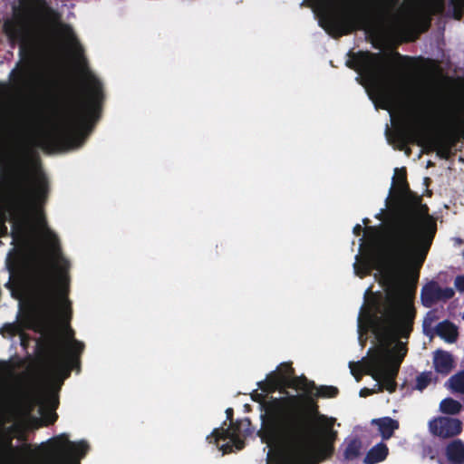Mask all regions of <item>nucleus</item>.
Instances as JSON below:
<instances>
[{
  "instance_id": "12",
  "label": "nucleus",
  "mask_w": 464,
  "mask_h": 464,
  "mask_svg": "<svg viewBox=\"0 0 464 464\" xmlns=\"http://www.w3.org/2000/svg\"><path fill=\"white\" fill-rule=\"evenodd\" d=\"M393 141L396 142V149L405 150L409 156L411 152L407 147L408 144H416L427 151H437L440 158L448 159L450 148L445 145L441 139L435 135L430 126L422 120L416 119L395 129Z\"/></svg>"
},
{
  "instance_id": "40",
  "label": "nucleus",
  "mask_w": 464,
  "mask_h": 464,
  "mask_svg": "<svg viewBox=\"0 0 464 464\" xmlns=\"http://www.w3.org/2000/svg\"><path fill=\"white\" fill-rule=\"evenodd\" d=\"M353 234L358 237L363 231V228L360 224H357L353 227Z\"/></svg>"
},
{
  "instance_id": "24",
  "label": "nucleus",
  "mask_w": 464,
  "mask_h": 464,
  "mask_svg": "<svg viewBox=\"0 0 464 464\" xmlns=\"http://www.w3.org/2000/svg\"><path fill=\"white\" fill-rule=\"evenodd\" d=\"M461 410V403L450 397L442 400L440 403V411L448 415H456L459 413Z\"/></svg>"
},
{
  "instance_id": "1",
  "label": "nucleus",
  "mask_w": 464,
  "mask_h": 464,
  "mask_svg": "<svg viewBox=\"0 0 464 464\" xmlns=\"http://www.w3.org/2000/svg\"><path fill=\"white\" fill-rule=\"evenodd\" d=\"M270 397L261 405L262 427L257 435L267 444L277 442L283 448L276 464H316L314 451V434L316 424L323 427V437L333 450L337 431L333 429L334 419L321 414L319 405L312 395L302 397Z\"/></svg>"
},
{
  "instance_id": "35",
  "label": "nucleus",
  "mask_w": 464,
  "mask_h": 464,
  "mask_svg": "<svg viewBox=\"0 0 464 464\" xmlns=\"http://www.w3.org/2000/svg\"><path fill=\"white\" fill-rule=\"evenodd\" d=\"M1 332H7L9 334L14 335L16 332V325L14 324H5L2 327Z\"/></svg>"
},
{
  "instance_id": "4",
  "label": "nucleus",
  "mask_w": 464,
  "mask_h": 464,
  "mask_svg": "<svg viewBox=\"0 0 464 464\" xmlns=\"http://www.w3.org/2000/svg\"><path fill=\"white\" fill-rule=\"evenodd\" d=\"M334 0H315L320 12L319 24L334 38L364 30L373 35L387 34L401 43L414 42L429 30V19L411 15H395L387 19L382 11L365 6H334Z\"/></svg>"
},
{
  "instance_id": "44",
  "label": "nucleus",
  "mask_w": 464,
  "mask_h": 464,
  "mask_svg": "<svg viewBox=\"0 0 464 464\" xmlns=\"http://www.w3.org/2000/svg\"><path fill=\"white\" fill-rule=\"evenodd\" d=\"M395 55L400 58V59H406V60H410L411 58L409 56H402L399 53H396Z\"/></svg>"
},
{
  "instance_id": "39",
  "label": "nucleus",
  "mask_w": 464,
  "mask_h": 464,
  "mask_svg": "<svg viewBox=\"0 0 464 464\" xmlns=\"http://www.w3.org/2000/svg\"><path fill=\"white\" fill-rule=\"evenodd\" d=\"M226 416H227V420H229L230 422H232L233 416H234V410L232 408H227L226 410Z\"/></svg>"
},
{
  "instance_id": "42",
  "label": "nucleus",
  "mask_w": 464,
  "mask_h": 464,
  "mask_svg": "<svg viewBox=\"0 0 464 464\" xmlns=\"http://www.w3.org/2000/svg\"><path fill=\"white\" fill-rule=\"evenodd\" d=\"M365 230L367 232H372L374 235L378 233V228L376 227H366Z\"/></svg>"
},
{
  "instance_id": "29",
  "label": "nucleus",
  "mask_w": 464,
  "mask_h": 464,
  "mask_svg": "<svg viewBox=\"0 0 464 464\" xmlns=\"http://www.w3.org/2000/svg\"><path fill=\"white\" fill-rule=\"evenodd\" d=\"M421 457L423 459H429L430 460H437L439 464H443L440 459L439 458L438 449L430 444H425L422 446Z\"/></svg>"
},
{
  "instance_id": "23",
  "label": "nucleus",
  "mask_w": 464,
  "mask_h": 464,
  "mask_svg": "<svg viewBox=\"0 0 464 464\" xmlns=\"http://www.w3.org/2000/svg\"><path fill=\"white\" fill-rule=\"evenodd\" d=\"M346 447L343 451V458L346 460H353L361 455L362 441L358 438L345 440Z\"/></svg>"
},
{
  "instance_id": "11",
  "label": "nucleus",
  "mask_w": 464,
  "mask_h": 464,
  "mask_svg": "<svg viewBox=\"0 0 464 464\" xmlns=\"http://www.w3.org/2000/svg\"><path fill=\"white\" fill-rule=\"evenodd\" d=\"M349 59L345 65L364 75L372 82V92L382 103V109H388L396 100V92L392 83L384 76V63L379 53L369 51L348 53Z\"/></svg>"
},
{
  "instance_id": "2",
  "label": "nucleus",
  "mask_w": 464,
  "mask_h": 464,
  "mask_svg": "<svg viewBox=\"0 0 464 464\" xmlns=\"http://www.w3.org/2000/svg\"><path fill=\"white\" fill-rule=\"evenodd\" d=\"M400 199L401 207L391 214L385 225L384 247L392 269L417 280L437 232V224L417 193L409 190Z\"/></svg>"
},
{
  "instance_id": "21",
  "label": "nucleus",
  "mask_w": 464,
  "mask_h": 464,
  "mask_svg": "<svg viewBox=\"0 0 464 464\" xmlns=\"http://www.w3.org/2000/svg\"><path fill=\"white\" fill-rule=\"evenodd\" d=\"M372 423L378 426L382 440H389L393 436L394 431L399 429V421L391 417L374 419Z\"/></svg>"
},
{
  "instance_id": "13",
  "label": "nucleus",
  "mask_w": 464,
  "mask_h": 464,
  "mask_svg": "<svg viewBox=\"0 0 464 464\" xmlns=\"http://www.w3.org/2000/svg\"><path fill=\"white\" fill-rule=\"evenodd\" d=\"M243 425L249 426V420L245 419L244 420H237L236 422L232 421L227 428V422L224 421L221 427L213 430L211 434L207 437V440L209 443H213L218 447L220 440L229 439L232 445L226 443L219 448L223 453L230 452L233 446L236 447L237 450H242L245 446L244 440L240 438V435L245 433V430H242ZM246 430L247 429H246Z\"/></svg>"
},
{
  "instance_id": "43",
  "label": "nucleus",
  "mask_w": 464,
  "mask_h": 464,
  "mask_svg": "<svg viewBox=\"0 0 464 464\" xmlns=\"http://www.w3.org/2000/svg\"><path fill=\"white\" fill-rule=\"evenodd\" d=\"M57 417H58V416H57V414H56L55 412L52 413V414H51V418H50V420H49L48 423H49V424L53 423V422L56 420Z\"/></svg>"
},
{
  "instance_id": "18",
  "label": "nucleus",
  "mask_w": 464,
  "mask_h": 464,
  "mask_svg": "<svg viewBox=\"0 0 464 464\" xmlns=\"http://www.w3.org/2000/svg\"><path fill=\"white\" fill-rule=\"evenodd\" d=\"M433 367L436 372L446 376L454 368V360L452 355L446 351L438 350L434 353Z\"/></svg>"
},
{
  "instance_id": "7",
  "label": "nucleus",
  "mask_w": 464,
  "mask_h": 464,
  "mask_svg": "<svg viewBox=\"0 0 464 464\" xmlns=\"http://www.w3.org/2000/svg\"><path fill=\"white\" fill-rule=\"evenodd\" d=\"M13 12V18L5 20L3 31L11 44H20L21 55L26 52L32 33L49 39L53 25L61 18L47 0H18Z\"/></svg>"
},
{
  "instance_id": "37",
  "label": "nucleus",
  "mask_w": 464,
  "mask_h": 464,
  "mask_svg": "<svg viewBox=\"0 0 464 464\" xmlns=\"http://www.w3.org/2000/svg\"><path fill=\"white\" fill-rule=\"evenodd\" d=\"M301 5L304 7L315 8V0H303Z\"/></svg>"
},
{
  "instance_id": "41",
  "label": "nucleus",
  "mask_w": 464,
  "mask_h": 464,
  "mask_svg": "<svg viewBox=\"0 0 464 464\" xmlns=\"http://www.w3.org/2000/svg\"><path fill=\"white\" fill-rule=\"evenodd\" d=\"M385 2L389 6H395L400 3V0H382Z\"/></svg>"
},
{
  "instance_id": "15",
  "label": "nucleus",
  "mask_w": 464,
  "mask_h": 464,
  "mask_svg": "<svg viewBox=\"0 0 464 464\" xmlns=\"http://www.w3.org/2000/svg\"><path fill=\"white\" fill-rule=\"evenodd\" d=\"M455 295L451 287L442 288L436 281L427 283L420 291V300L423 306L430 308L440 301H447Z\"/></svg>"
},
{
  "instance_id": "22",
  "label": "nucleus",
  "mask_w": 464,
  "mask_h": 464,
  "mask_svg": "<svg viewBox=\"0 0 464 464\" xmlns=\"http://www.w3.org/2000/svg\"><path fill=\"white\" fill-rule=\"evenodd\" d=\"M389 453L387 445L383 442H380L373 446L366 454L363 462L365 464H376L383 461Z\"/></svg>"
},
{
  "instance_id": "10",
  "label": "nucleus",
  "mask_w": 464,
  "mask_h": 464,
  "mask_svg": "<svg viewBox=\"0 0 464 464\" xmlns=\"http://www.w3.org/2000/svg\"><path fill=\"white\" fill-rule=\"evenodd\" d=\"M408 352L406 343L398 342L392 348L380 346L368 358L361 362L349 363L351 372L357 382L362 374L370 375L377 382L379 392L388 391L392 393L397 389L396 378L400 367Z\"/></svg>"
},
{
  "instance_id": "9",
  "label": "nucleus",
  "mask_w": 464,
  "mask_h": 464,
  "mask_svg": "<svg viewBox=\"0 0 464 464\" xmlns=\"http://www.w3.org/2000/svg\"><path fill=\"white\" fill-rule=\"evenodd\" d=\"M84 350V343L74 338V331L68 327L63 335L52 332L36 343V355L59 378V388L70 377Z\"/></svg>"
},
{
  "instance_id": "20",
  "label": "nucleus",
  "mask_w": 464,
  "mask_h": 464,
  "mask_svg": "<svg viewBox=\"0 0 464 464\" xmlns=\"http://www.w3.org/2000/svg\"><path fill=\"white\" fill-rule=\"evenodd\" d=\"M434 330L438 336L449 343H455L459 336L457 326L449 320L439 323Z\"/></svg>"
},
{
  "instance_id": "45",
  "label": "nucleus",
  "mask_w": 464,
  "mask_h": 464,
  "mask_svg": "<svg viewBox=\"0 0 464 464\" xmlns=\"http://www.w3.org/2000/svg\"><path fill=\"white\" fill-rule=\"evenodd\" d=\"M28 74V71L27 70H24L22 72H21V77L23 79H24Z\"/></svg>"
},
{
  "instance_id": "27",
  "label": "nucleus",
  "mask_w": 464,
  "mask_h": 464,
  "mask_svg": "<svg viewBox=\"0 0 464 464\" xmlns=\"http://www.w3.org/2000/svg\"><path fill=\"white\" fill-rule=\"evenodd\" d=\"M449 382L450 383L451 389L454 392L464 394V371H461L451 376Z\"/></svg>"
},
{
  "instance_id": "38",
  "label": "nucleus",
  "mask_w": 464,
  "mask_h": 464,
  "mask_svg": "<svg viewBox=\"0 0 464 464\" xmlns=\"http://www.w3.org/2000/svg\"><path fill=\"white\" fill-rule=\"evenodd\" d=\"M374 392L373 390L368 389V388H362L360 391V396L361 397H367L372 395Z\"/></svg>"
},
{
  "instance_id": "26",
  "label": "nucleus",
  "mask_w": 464,
  "mask_h": 464,
  "mask_svg": "<svg viewBox=\"0 0 464 464\" xmlns=\"http://www.w3.org/2000/svg\"><path fill=\"white\" fill-rule=\"evenodd\" d=\"M394 179V192L397 195V197L400 198L401 197L407 194L409 190H411L410 186L406 179V171L404 170V173L400 178Z\"/></svg>"
},
{
  "instance_id": "16",
  "label": "nucleus",
  "mask_w": 464,
  "mask_h": 464,
  "mask_svg": "<svg viewBox=\"0 0 464 464\" xmlns=\"http://www.w3.org/2000/svg\"><path fill=\"white\" fill-rule=\"evenodd\" d=\"M25 401L32 409L35 405L45 406L52 411H54L59 404L58 395L53 392H43L37 389L25 396Z\"/></svg>"
},
{
  "instance_id": "17",
  "label": "nucleus",
  "mask_w": 464,
  "mask_h": 464,
  "mask_svg": "<svg viewBox=\"0 0 464 464\" xmlns=\"http://www.w3.org/2000/svg\"><path fill=\"white\" fill-rule=\"evenodd\" d=\"M297 385L307 393H312L314 390L316 392L314 394L317 398H335L339 394V390L335 386L321 385L316 387L314 382L309 381L306 377L302 376L296 380Z\"/></svg>"
},
{
  "instance_id": "5",
  "label": "nucleus",
  "mask_w": 464,
  "mask_h": 464,
  "mask_svg": "<svg viewBox=\"0 0 464 464\" xmlns=\"http://www.w3.org/2000/svg\"><path fill=\"white\" fill-rule=\"evenodd\" d=\"M62 266L55 274L44 259L35 260L28 271V295L34 316L40 322L61 318L72 319V303L69 295L70 263L62 258Z\"/></svg>"
},
{
  "instance_id": "36",
  "label": "nucleus",
  "mask_w": 464,
  "mask_h": 464,
  "mask_svg": "<svg viewBox=\"0 0 464 464\" xmlns=\"http://www.w3.org/2000/svg\"><path fill=\"white\" fill-rule=\"evenodd\" d=\"M281 368L284 369L285 377H290L295 372V370L292 367L291 363H288V362L282 363Z\"/></svg>"
},
{
  "instance_id": "28",
  "label": "nucleus",
  "mask_w": 464,
  "mask_h": 464,
  "mask_svg": "<svg viewBox=\"0 0 464 464\" xmlns=\"http://www.w3.org/2000/svg\"><path fill=\"white\" fill-rule=\"evenodd\" d=\"M432 376H433V374L430 371L423 372L420 374H419L416 377L415 389L419 390V391H423L424 389H426L429 386V384L431 382Z\"/></svg>"
},
{
  "instance_id": "14",
  "label": "nucleus",
  "mask_w": 464,
  "mask_h": 464,
  "mask_svg": "<svg viewBox=\"0 0 464 464\" xmlns=\"http://www.w3.org/2000/svg\"><path fill=\"white\" fill-rule=\"evenodd\" d=\"M430 433L440 440L456 439L463 430V422L457 418L438 416L429 420Z\"/></svg>"
},
{
  "instance_id": "19",
  "label": "nucleus",
  "mask_w": 464,
  "mask_h": 464,
  "mask_svg": "<svg viewBox=\"0 0 464 464\" xmlns=\"http://www.w3.org/2000/svg\"><path fill=\"white\" fill-rule=\"evenodd\" d=\"M450 464H464V441L460 439L450 440L444 449Z\"/></svg>"
},
{
  "instance_id": "32",
  "label": "nucleus",
  "mask_w": 464,
  "mask_h": 464,
  "mask_svg": "<svg viewBox=\"0 0 464 464\" xmlns=\"http://www.w3.org/2000/svg\"><path fill=\"white\" fill-rule=\"evenodd\" d=\"M450 4L453 9L454 17L461 18L464 13V0H450Z\"/></svg>"
},
{
  "instance_id": "30",
  "label": "nucleus",
  "mask_w": 464,
  "mask_h": 464,
  "mask_svg": "<svg viewBox=\"0 0 464 464\" xmlns=\"http://www.w3.org/2000/svg\"><path fill=\"white\" fill-rule=\"evenodd\" d=\"M426 4L434 14H440L444 12L445 0H426Z\"/></svg>"
},
{
  "instance_id": "3",
  "label": "nucleus",
  "mask_w": 464,
  "mask_h": 464,
  "mask_svg": "<svg viewBox=\"0 0 464 464\" xmlns=\"http://www.w3.org/2000/svg\"><path fill=\"white\" fill-rule=\"evenodd\" d=\"M60 30L71 44L78 68L90 78V86L85 97L71 93L57 108L56 121L42 136L44 145L53 150H69L82 144L100 117L104 99L102 84L91 73L83 47L72 28L61 24Z\"/></svg>"
},
{
  "instance_id": "46",
  "label": "nucleus",
  "mask_w": 464,
  "mask_h": 464,
  "mask_svg": "<svg viewBox=\"0 0 464 464\" xmlns=\"http://www.w3.org/2000/svg\"><path fill=\"white\" fill-rule=\"evenodd\" d=\"M362 222H363L364 225L367 226L368 223L370 222V220H369V218H363Z\"/></svg>"
},
{
  "instance_id": "34",
  "label": "nucleus",
  "mask_w": 464,
  "mask_h": 464,
  "mask_svg": "<svg viewBox=\"0 0 464 464\" xmlns=\"http://www.w3.org/2000/svg\"><path fill=\"white\" fill-rule=\"evenodd\" d=\"M455 287L459 292H464V276H457L454 281Z\"/></svg>"
},
{
  "instance_id": "6",
  "label": "nucleus",
  "mask_w": 464,
  "mask_h": 464,
  "mask_svg": "<svg viewBox=\"0 0 464 464\" xmlns=\"http://www.w3.org/2000/svg\"><path fill=\"white\" fill-rule=\"evenodd\" d=\"M11 173L17 174L16 194L12 205L10 216L12 221V237L15 240L25 242L34 231V226L46 229L54 251H60L59 240L47 228L44 206L49 194V181L44 174L37 175L34 186L29 184V175L24 165L13 162L7 168Z\"/></svg>"
},
{
  "instance_id": "31",
  "label": "nucleus",
  "mask_w": 464,
  "mask_h": 464,
  "mask_svg": "<svg viewBox=\"0 0 464 464\" xmlns=\"http://www.w3.org/2000/svg\"><path fill=\"white\" fill-rule=\"evenodd\" d=\"M439 319L437 315L436 310H430L429 311L423 320V329L425 332H427L429 329H431L432 324L435 321Z\"/></svg>"
},
{
  "instance_id": "25",
  "label": "nucleus",
  "mask_w": 464,
  "mask_h": 464,
  "mask_svg": "<svg viewBox=\"0 0 464 464\" xmlns=\"http://www.w3.org/2000/svg\"><path fill=\"white\" fill-rule=\"evenodd\" d=\"M456 109L457 128L464 137V95L458 97L456 100Z\"/></svg>"
},
{
  "instance_id": "8",
  "label": "nucleus",
  "mask_w": 464,
  "mask_h": 464,
  "mask_svg": "<svg viewBox=\"0 0 464 464\" xmlns=\"http://www.w3.org/2000/svg\"><path fill=\"white\" fill-rule=\"evenodd\" d=\"M377 335L409 338L413 325L415 311L411 306L401 305L398 290L388 292L385 297H373L364 314Z\"/></svg>"
},
{
  "instance_id": "33",
  "label": "nucleus",
  "mask_w": 464,
  "mask_h": 464,
  "mask_svg": "<svg viewBox=\"0 0 464 464\" xmlns=\"http://www.w3.org/2000/svg\"><path fill=\"white\" fill-rule=\"evenodd\" d=\"M258 386L264 392L270 393L276 390L277 383L275 381L260 382Z\"/></svg>"
}]
</instances>
